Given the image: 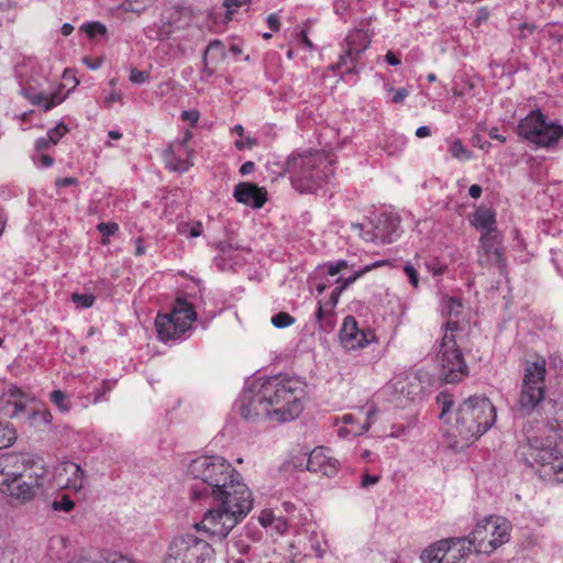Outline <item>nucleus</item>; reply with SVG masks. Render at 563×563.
I'll return each instance as SVG.
<instances>
[{"instance_id":"f257e3e1","label":"nucleus","mask_w":563,"mask_h":563,"mask_svg":"<svg viewBox=\"0 0 563 563\" xmlns=\"http://www.w3.org/2000/svg\"><path fill=\"white\" fill-rule=\"evenodd\" d=\"M220 492L210 497L217 507L206 512L201 523L210 534L223 539L249 515L254 500L241 475Z\"/></svg>"},{"instance_id":"f03ea898","label":"nucleus","mask_w":563,"mask_h":563,"mask_svg":"<svg viewBox=\"0 0 563 563\" xmlns=\"http://www.w3.org/2000/svg\"><path fill=\"white\" fill-rule=\"evenodd\" d=\"M496 418V408L487 397L470 396L457 406L454 421L448 420V434L453 439L454 446H467L486 433Z\"/></svg>"},{"instance_id":"7ed1b4c3","label":"nucleus","mask_w":563,"mask_h":563,"mask_svg":"<svg viewBox=\"0 0 563 563\" xmlns=\"http://www.w3.org/2000/svg\"><path fill=\"white\" fill-rule=\"evenodd\" d=\"M188 474L199 481L190 487L194 501H202L221 493L220 488H225L229 481L241 475L225 459L218 455H202L192 460L188 465Z\"/></svg>"},{"instance_id":"20e7f679","label":"nucleus","mask_w":563,"mask_h":563,"mask_svg":"<svg viewBox=\"0 0 563 563\" xmlns=\"http://www.w3.org/2000/svg\"><path fill=\"white\" fill-rule=\"evenodd\" d=\"M266 398L272 419L279 422L294 420L302 411L301 382L288 376H272L260 385Z\"/></svg>"},{"instance_id":"39448f33","label":"nucleus","mask_w":563,"mask_h":563,"mask_svg":"<svg viewBox=\"0 0 563 563\" xmlns=\"http://www.w3.org/2000/svg\"><path fill=\"white\" fill-rule=\"evenodd\" d=\"M332 162L321 153L292 155L285 164L284 173L290 175L291 185L300 194H312L333 175Z\"/></svg>"},{"instance_id":"423d86ee","label":"nucleus","mask_w":563,"mask_h":563,"mask_svg":"<svg viewBox=\"0 0 563 563\" xmlns=\"http://www.w3.org/2000/svg\"><path fill=\"white\" fill-rule=\"evenodd\" d=\"M531 467H537L543 481L563 483V455L548 439L527 438L520 452Z\"/></svg>"},{"instance_id":"0eeeda50","label":"nucleus","mask_w":563,"mask_h":563,"mask_svg":"<svg viewBox=\"0 0 563 563\" xmlns=\"http://www.w3.org/2000/svg\"><path fill=\"white\" fill-rule=\"evenodd\" d=\"M444 328L445 332L437 356L440 377L446 384H456L468 375V367L457 347L454 335V332L459 330V322L450 319L445 322Z\"/></svg>"},{"instance_id":"6e6552de","label":"nucleus","mask_w":563,"mask_h":563,"mask_svg":"<svg viewBox=\"0 0 563 563\" xmlns=\"http://www.w3.org/2000/svg\"><path fill=\"white\" fill-rule=\"evenodd\" d=\"M511 523L500 516H488L478 521L472 532L463 537L471 551L492 553L510 539Z\"/></svg>"},{"instance_id":"1a4fd4ad","label":"nucleus","mask_w":563,"mask_h":563,"mask_svg":"<svg viewBox=\"0 0 563 563\" xmlns=\"http://www.w3.org/2000/svg\"><path fill=\"white\" fill-rule=\"evenodd\" d=\"M517 132L533 145L552 150L563 137V125L549 120L540 110H533L519 121Z\"/></svg>"},{"instance_id":"9d476101","label":"nucleus","mask_w":563,"mask_h":563,"mask_svg":"<svg viewBox=\"0 0 563 563\" xmlns=\"http://www.w3.org/2000/svg\"><path fill=\"white\" fill-rule=\"evenodd\" d=\"M545 361L528 363L515 410L522 417L531 415L545 398Z\"/></svg>"},{"instance_id":"9b49d317","label":"nucleus","mask_w":563,"mask_h":563,"mask_svg":"<svg viewBox=\"0 0 563 563\" xmlns=\"http://www.w3.org/2000/svg\"><path fill=\"white\" fill-rule=\"evenodd\" d=\"M216 551L206 540L186 533L170 542L164 563H213Z\"/></svg>"},{"instance_id":"f8f14e48","label":"nucleus","mask_w":563,"mask_h":563,"mask_svg":"<svg viewBox=\"0 0 563 563\" xmlns=\"http://www.w3.org/2000/svg\"><path fill=\"white\" fill-rule=\"evenodd\" d=\"M196 318L194 306L178 298L169 313H159L155 319L158 339L164 342L180 339L190 329Z\"/></svg>"},{"instance_id":"ddd939ff","label":"nucleus","mask_w":563,"mask_h":563,"mask_svg":"<svg viewBox=\"0 0 563 563\" xmlns=\"http://www.w3.org/2000/svg\"><path fill=\"white\" fill-rule=\"evenodd\" d=\"M30 476H19L12 482L3 493L18 500L20 504H25L32 500L44 486L47 476V468L41 459L31 462V465L23 472Z\"/></svg>"},{"instance_id":"4468645a","label":"nucleus","mask_w":563,"mask_h":563,"mask_svg":"<svg viewBox=\"0 0 563 563\" xmlns=\"http://www.w3.org/2000/svg\"><path fill=\"white\" fill-rule=\"evenodd\" d=\"M472 553L471 547L462 538H449L437 541L423 550L422 563H465Z\"/></svg>"},{"instance_id":"2eb2a0df","label":"nucleus","mask_w":563,"mask_h":563,"mask_svg":"<svg viewBox=\"0 0 563 563\" xmlns=\"http://www.w3.org/2000/svg\"><path fill=\"white\" fill-rule=\"evenodd\" d=\"M478 264L483 267L496 265L500 269L506 266L504 258L503 235L499 231L483 232L477 251Z\"/></svg>"},{"instance_id":"dca6fc26","label":"nucleus","mask_w":563,"mask_h":563,"mask_svg":"<svg viewBox=\"0 0 563 563\" xmlns=\"http://www.w3.org/2000/svg\"><path fill=\"white\" fill-rule=\"evenodd\" d=\"M239 411L246 421H256L262 418H272L267 400L263 397L261 387L244 389L239 400Z\"/></svg>"},{"instance_id":"f3484780","label":"nucleus","mask_w":563,"mask_h":563,"mask_svg":"<svg viewBox=\"0 0 563 563\" xmlns=\"http://www.w3.org/2000/svg\"><path fill=\"white\" fill-rule=\"evenodd\" d=\"M192 139V132L187 130L183 137L170 143L164 152V159L173 170L186 172L194 165L192 151L188 147Z\"/></svg>"},{"instance_id":"a211bd4d","label":"nucleus","mask_w":563,"mask_h":563,"mask_svg":"<svg viewBox=\"0 0 563 563\" xmlns=\"http://www.w3.org/2000/svg\"><path fill=\"white\" fill-rule=\"evenodd\" d=\"M37 459L31 455L5 453L0 455V490H4L19 476H30L26 468Z\"/></svg>"},{"instance_id":"6ab92c4d","label":"nucleus","mask_w":563,"mask_h":563,"mask_svg":"<svg viewBox=\"0 0 563 563\" xmlns=\"http://www.w3.org/2000/svg\"><path fill=\"white\" fill-rule=\"evenodd\" d=\"M339 339L345 350H356L371 343L375 335L371 330H361L353 316L344 318L339 331Z\"/></svg>"},{"instance_id":"aec40b11","label":"nucleus","mask_w":563,"mask_h":563,"mask_svg":"<svg viewBox=\"0 0 563 563\" xmlns=\"http://www.w3.org/2000/svg\"><path fill=\"white\" fill-rule=\"evenodd\" d=\"M373 233L371 240L373 242L391 243L399 235L400 219L391 213H382L372 221Z\"/></svg>"},{"instance_id":"412c9836","label":"nucleus","mask_w":563,"mask_h":563,"mask_svg":"<svg viewBox=\"0 0 563 563\" xmlns=\"http://www.w3.org/2000/svg\"><path fill=\"white\" fill-rule=\"evenodd\" d=\"M29 395L20 387L10 385L8 389L0 396V417L16 418L26 410V400Z\"/></svg>"},{"instance_id":"4be33fe9","label":"nucleus","mask_w":563,"mask_h":563,"mask_svg":"<svg viewBox=\"0 0 563 563\" xmlns=\"http://www.w3.org/2000/svg\"><path fill=\"white\" fill-rule=\"evenodd\" d=\"M327 451L328 449L323 446L313 449L307 460V470L314 473L321 472L328 477L335 476L340 468V462L329 456Z\"/></svg>"},{"instance_id":"5701e85b","label":"nucleus","mask_w":563,"mask_h":563,"mask_svg":"<svg viewBox=\"0 0 563 563\" xmlns=\"http://www.w3.org/2000/svg\"><path fill=\"white\" fill-rule=\"evenodd\" d=\"M233 196L236 201L255 209L262 208L267 200L266 190L252 183L238 184Z\"/></svg>"},{"instance_id":"b1692460","label":"nucleus","mask_w":563,"mask_h":563,"mask_svg":"<svg viewBox=\"0 0 563 563\" xmlns=\"http://www.w3.org/2000/svg\"><path fill=\"white\" fill-rule=\"evenodd\" d=\"M471 223L476 230H481L482 233L489 231H498L496 227V214L494 210L486 206H479L475 210Z\"/></svg>"},{"instance_id":"393cba45","label":"nucleus","mask_w":563,"mask_h":563,"mask_svg":"<svg viewBox=\"0 0 563 563\" xmlns=\"http://www.w3.org/2000/svg\"><path fill=\"white\" fill-rule=\"evenodd\" d=\"M208 57L213 64H219L227 57L224 45L220 40L211 41L203 52V71L211 76L214 73V68L210 66Z\"/></svg>"},{"instance_id":"a878e982","label":"nucleus","mask_w":563,"mask_h":563,"mask_svg":"<svg viewBox=\"0 0 563 563\" xmlns=\"http://www.w3.org/2000/svg\"><path fill=\"white\" fill-rule=\"evenodd\" d=\"M62 472L71 475L65 483L68 488L78 490L82 487L84 470L76 463L67 462L63 464Z\"/></svg>"},{"instance_id":"bb28decb","label":"nucleus","mask_w":563,"mask_h":563,"mask_svg":"<svg viewBox=\"0 0 563 563\" xmlns=\"http://www.w3.org/2000/svg\"><path fill=\"white\" fill-rule=\"evenodd\" d=\"M26 98L32 104L42 108L44 111L51 110L63 101V99L59 98L57 93L48 96L45 92H35L27 93Z\"/></svg>"},{"instance_id":"cd10ccee","label":"nucleus","mask_w":563,"mask_h":563,"mask_svg":"<svg viewBox=\"0 0 563 563\" xmlns=\"http://www.w3.org/2000/svg\"><path fill=\"white\" fill-rule=\"evenodd\" d=\"M155 0H124L120 8L124 12L141 14L154 4Z\"/></svg>"},{"instance_id":"c85d7f7f","label":"nucleus","mask_w":563,"mask_h":563,"mask_svg":"<svg viewBox=\"0 0 563 563\" xmlns=\"http://www.w3.org/2000/svg\"><path fill=\"white\" fill-rule=\"evenodd\" d=\"M383 265V262H375L371 265L365 266L364 268L355 272L352 276L347 278H338L335 282L339 284L338 288H342L344 291L349 286H351L354 282H356L360 277H362L365 273L369 272L374 267H378Z\"/></svg>"},{"instance_id":"c756f323","label":"nucleus","mask_w":563,"mask_h":563,"mask_svg":"<svg viewBox=\"0 0 563 563\" xmlns=\"http://www.w3.org/2000/svg\"><path fill=\"white\" fill-rule=\"evenodd\" d=\"M463 311L462 301L455 297H448L442 305V312L449 318L459 317Z\"/></svg>"},{"instance_id":"7c9ffc66","label":"nucleus","mask_w":563,"mask_h":563,"mask_svg":"<svg viewBox=\"0 0 563 563\" xmlns=\"http://www.w3.org/2000/svg\"><path fill=\"white\" fill-rule=\"evenodd\" d=\"M452 157L460 159V161H470L473 157V154L471 151H468L462 141L460 139H455L451 144L449 148Z\"/></svg>"},{"instance_id":"2f4dec72","label":"nucleus","mask_w":563,"mask_h":563,"mask_svg":"<svg viewBox=\"0 0 563 563\" xmlns=\"http://www.w3.org/2000/svg\"><path fill=\"white\" fill-rule=\"evenodd\" d=\"M353 43V38L347 41L349 48L345 51L344 54L340 56L339 66H343L346 65L349 62L356 60L358 56L365 51L366 46L355 47Z\"/></svg>"},{"instance_id":"473e14b6","label":"nucleus","mask_w":563,"mask_h":563,"mask_svg":"<svg viewBox=\"0 0 563 563\" xmlns=\"http://www.w3.org/2000/svg\"><path fill=\"white\" fill-rule=\"evenodd\" d=\"M16 439V432L9 424L0 423V449L10 446Z\"/></svg>"},{"instance_id":"72a5a7b5","label":"nucleus","mask_w":563,"mask_h":563,"mask_svg":"<svg viewBox=\"0 0 563 563\" xmlns=\"http://www.w3.org/2000/svg\"><path fill=\"white\" fill-rule=\"evenodd\" d=\"M49 399L63 412L68 411L70 408L67 395L59 389L53 390L49 395Z\"/></svg>"},{"instance_id":"f704fd0d","label":"nucleus","mask_w":563,"mask_h":563,"mask_svg":"<svg viewBox=\"0 0 563 563\" xmlns=\"http://www.w3.org/2000/svg\"><path fill=\"white\" fill-rule=\"evenodd\" d=\"M437 402L441 406V413L439 417L440 419H444L453 407V397L449 393L441 391L437 396Z\"/></svg>"},{"instance_id":"c9c22d12","label":"nucleus","mask_w":563,"mask_h":563,"mask_svg":"<svg viewBox=\"0 0 563 563\" xmlns=\"http://www.w3.org/2000/svg\"><path fill=\"white\" fill-rule=\"evenodd\" d=\"M97 230L101 233V243L108 244L109 238L119 230V225L114 222H101L97 225Z\"/></svg>"},{"instance_id":"e433bc0d","label":"nucleus","mask_w":563,"mask_h":563,"mask_svg":"<svg viewBox=\"0 0 563 563\" xmlns=\"http://www.w3.org/2000/svg\"><path fill=\"white\" fill-rule=\"evenodd\" d=\"M272 323L278 329H284L295 323V318L288 312H278L272 317Z\"/></svg>"},{"instance_id":"4c0bfd02","label":"nucleus","mask_w":563,"mask_h":563,"mask_svg":"<svg viewBox=\"0 0 563 563\" xmlns=\"http://www.w3.org/2000/svg\"><path fill=\"white\" fill-rule=\"evenodd\" d=\"M81 30H84L90 38H93L97 35H106L107 33L106 25H103L100 22H91L84 24L81 26Z\"/></svg>"},{"instance_id":"58836bf2","label":"nucleus","mask_w":563,"mask_h":563,"mask_svg":"<svg viewBox=\"0 0 563 563\" xmlns=\"http://www.w3.org/2000/svg\"><path fill=\"white\" fill-rule=\"evenodd\" d=\"M75 507V503L68 495H63L60 499H56L52 503V509L55 511L69 512Z\"/></svg>"},{"instance_id":"ea45409f","label":"nucleus","mask_w":563,"mask_h":563,"mask_svg":"<svg viewBox=\"0 0 563 563\" xmlns=\"http://www.w3.org/2000/svg\"><path fill=\"white\" fill-rule=\"evenodd\" d=\"M68 132L67 126L64 123H58L47 132V140L54 145Z\"/></svg>"},{"instance_id":"a19ab883","label":"nucleus","mask_w":563,"mask_h":563,"mask_svg":"<svg viewBox=\"0 0 563 563\" xmlns=\"http://www.w3.org/2000/svg\"><path fill=\"white\" fill-rule=\"evenodd\" d=\"M250 0H224L223 5L227 9L225 18L231 20L233 14L236 12V9L247 4Z\"/></svg>"},{"instance_id":"79ce46f5","label":"nucleus","mask_w":563,"mask_h":563,"mask_svg":"<svg viewBox=\"0 0 563 563\" xmlns=\"http://www.w3.org/2000/svg\"><path fill=\"white\" fill-rule=\"evenodd\" d=\"M73 301L80 308H90L95 302V296L89 294H74Z\"/></svg>"},{"instance_id":"37998d69","label":"nucleus","mask_w":563,"mask_h":563,"mask_svg":"<svg viewBox=\"0 0 563 563\" xmlns=\"http://www.w3.org/2000/svg\"><path fill=\"white\" fill-rule=\"evenodd\" d=\"M129 79L132 84L142 85L150 79V73L146 70L131 69Z\"/></svg>"},{"instance_id":"c03bdc74","label":"nucleus","mask_w":563,"mask_h":563,"mask_svg":"<svg viewBox=\"0 0 563 563\" xmlns=\"http://www.w3.org/2000/svg\"><path fill=\"white\" fill-rule=\"evenodd\" d=\"M388 92H393L391 101L394 103H401L409 96V91L407 88H398L395 89L391 86L386 87Z\"/></svg>"},{"instance_id":"a18cd8bd","label":"nucleus","mask_w":563,"mask_h":563,"mask_svg":"<svg viewBox=\"0 0 563 563\" xmlns=\"http://www.w3.org/2000/svg\"><path fill=\"white\" fill-rule=\"evenodd\" d=\"M375 415H376V410H369L366 415L364 422L360 426V428L357 430L353 431L354 435H361V434L367 432L368 429L371 428V424L373 422Z\"/></svg>"},{"instance_id":"49530a36","label":"nucleus","mask_w":563,"mask_h":563,"mask_svg":"<svg viewBox=\"0 0 563 563\" xmlns=\"http://www.w3.org/2000/svg\"><path fill=\"white\" fill-rule=\"evenodd\" d=\"M29 417L34 420L40 419L44 424H48L52 421V413L48 410L36 411L32 409L29 412Z\"/></svg>"},{"instance_id":"de8ad7c7","label":"nucleus","mask_w":563,"mask_h":563,"mask_svg":"<svg viewBox=\"0 0 563 563\" xmlns=\"http://www.w3.org/2000/svg\"><path fill=\"white\" fill-rule=\"evenodd\" d=\"M404 272L405 274L407 275L410 284L417 288L418 285H419V277H418V272L415 269V267L410 264H407L405 267H404Z\"/></svg>"},{"instance_id":"09e8293b","label":"nucleus","mask_w":563,"mask_h":563,"mask_svg":"<svg viewBox=\"0 0 563 563\" xmlns=\"http://www.w3.org/2000/svg\"><path fill=\"white\" fill-rule=\"evenodd\" d=\"M276 519L272 510H263L258 517L260 523L265 528L272 526Z\"/></svg>"},{"instance_id":"8fccbe9b","label":"nucleus","mask_w":563,"mask_h":563,"mask_svg":"<svg viewBox=\"0 0 563 563\" xmlns=\"http://www.w3.org/2000/svg\"><path fill=\"white\" fill-rule=\"evenodd\" d=\"M536 30V25L534 24H530V23H527V22H523L519 25V33H518V38L519 40H526L529 35H531Z\"/></svg>"},{"instance_id":"3c124183","label":"nucleus","mask_w":563,"mask_h":563,"mask_svg":"<svg viewBox=\"0 0 563 563\" xmlns=\"http://www.w3.org/2000/svg\"><path fill=\"white\" fill-rule=\"evenodd\" d=\"M379 479H380L379 475H371L368 473H365L362 476V481L360 483V487L366 489V488L377 484L379 482Z\"/></svg>"},{"instance_id":"603ef678","label":"nucleus","mask_w":563,"mask_h":563,"mask_svg":"<svg viewBox=\"0 0 563 563\" xmlns=\"http://www.w3.org/2000/svg\"><path fill=\"white\" fill-rule=\"evenodd\" d=\"M111 383L108 380H103L101 388L96 390L95 393V402L101 401L104 398V395L111 390Z\"/></svg>"},{"instance_id":"864d4df0","label":"nucleus","mask_w":563,"mask_h":563,"mask_svg":"<svg viewBox=\"0 0 563 563\" xmlns=\"http://www.w3.org/2000/svg\"><path fill=\"white\" fill-rule=\"evenodd\" d=\"M181 119L185 121H189L191 125H196V123L199 120V112L197 110L183 111Z\"/></svg>"},{"instance_id":"5fc2aeb1","label":"nucleus","mask_w":563,"mask_h":563,"mask_svg":"<svg viewBox=\"0 0 563 563\" xmlns=\"http://www.w3.org/2000/svg\"><path fill=\"white\" fill-rule=\"evenodd\" d=\"M342 288H338L335 287L331 295H330V298H329V301L327 302V305L331 306V308H334L338 302H339V299H340V296L342 295Z\"/></svg>"},{"instance_id":"6e6d98bb","label":"nucleus","mask_w":563,"mask_h":563,"mask_svg":"<svg viewBox=\"0 0 563 563\" xmlns=\"http://www.w3.org/2000/svg\"><path fill=\"white\" fill-rule=\"evenodd\" d=\"M267 24L269 29L277 32L280 27L279 18L276 13H272L267 16Z\"/></svg>"},{"instance_id":"4d7b16f0","label":"nucleus","mask_w":563,"mask_h":563,"mask_svg":"<svg viewBox=\"0 0 563 563\" xmlns=\"http://www.w3.org/2000/svg\"><path fill=\"white\" fill-rule=\"evenodd\" d=\"M202 233V224L201 222H196L192 225H189L188 238H198Z\"/></svg>"},{"instance_id":"13d9d810","label":"nucleus","mask_w":563,"mask_h":563,"mask_svg":"<svg viewBox=\"0 0 563 563\" xmlns=\"http://www.w3.org/2000/svg\"><path fill=\"white\" fill-rule=\"evenodd\" d=\"M234 547L236 548L239 554L241 555L249 554L251 551V545L245 543L243 540L235 541Z\"/></svg>"},{"instance_id":"bf43d9fd","label":"nucleus","mask_w":563,"mask_h":563,"mask_svg":"<svg viewBox=\"0 0 563 563\" xmlns=\"http://www.w3.org/2000/svg\"><path fill=\"white\" fill-rule=\"evenodd\" d=\"M489 16V11L487 8H481L477 13H476V18H475V23L476 25H481L482 22L486 21Z\"/></svg>"},{"instance_id":"052dcab7","label":"nucleus","mask_w":563,"mask_h":563,"mask_svg":"<svg viewBox=\"0 0 563 563\" xmlns=\"http://www.w3.org/2000/svg\"><path fill=\"white\" fill-rule=\"evenodd\" d=\"M54 145L53 143H51L48 140H47V136H44V137H40L36 140L35 142V148L37 151H44V150H47L49 146Z\"/></svg>"},{"instance_id":"680f3d73","label":"nucleus","mask_w":563,"mask_h":563,"mask_svg":"<svg viewBox=\"0 0 563 563\" xmlns=\"http://www.w3.org/2000/svg\"><path fill=\"white\" fill-rule=\"evenodd\" d=\"M76 184H77V179L75 177L58 178L55 181V185L57 187H67V186L76 185Z\"/></svg>"},{"instance_id":"e2e57ef3","label":"nucleus","mask_w":563,"mask_h":563,"mask_svg":"<svg viewBox=\"0 0 563 563\" xmlns=\"http://www.w3.org/2000/svg\"><path fill=\"white\" fill-rule=\"evenodd\" d=\"M320 269L325 271L329 276H335L340 273L339 268L335 266L333 262L327 263L320 267Z\"/></svg>"},{"instance_id":"0e129e2a","label":"nucleus","mask_w":563,"mask_h":563,"mask_svg":"<svg viewBox=\"0 0 563 563\" xmlns=\"http://www.w3.org/2000/svg\"><path fill=\"white\" fill-rule=\"evenodd\" d=\"M385 60L391 66H398L401 63L400 58L391 51L387 52Z\"/></svg>"},{"instance_id":"69168bd1","label":"nucleus","mask_w":563,"mask_h":563,"mask_svg":"<svg viewBox=\"0 0 563 563\" xmlns=\"http://www.w3.org/2000/svg\"><path fill=\"white\" fill-rule=\"evenodd\" d=\"M488 135L490 139L493 140H497L499 141L500 143H505L507 141L506 136L505 135H501L499 134V130L498 128H492L489 131H488Z\"/></svg>"},{"instance_id":"338daca9","label":"nucleus","mask_w":563,"mask_h":563,"mask_svg":"<svg viewBox=\"0 0 563 563\" xmlns=\"http://www.w3.org/2000/svg\"><path fill=\"white\" fill-rule=\"evenodd\" d=\"M121 100H122V96L120 93L112 92L110 96H108L104 99V104H106V107L110 108L113 102L121 101Z\"/></svg>"},{"instance_id":"774afa93","label":"nucleus","mask_w":563,"mask_h":563,"mask_svg":"<svg viewBox=\"0 0 563 563\" xmlns=\"http://www.w3.org/2000/svg\"><path fill=\"white\" fill-rule=\"evenodd\" d=\"M483 189L479 185H472L468 189V194L472 198L478 199L482 196Z\"/></svg>"}]
</instances>
